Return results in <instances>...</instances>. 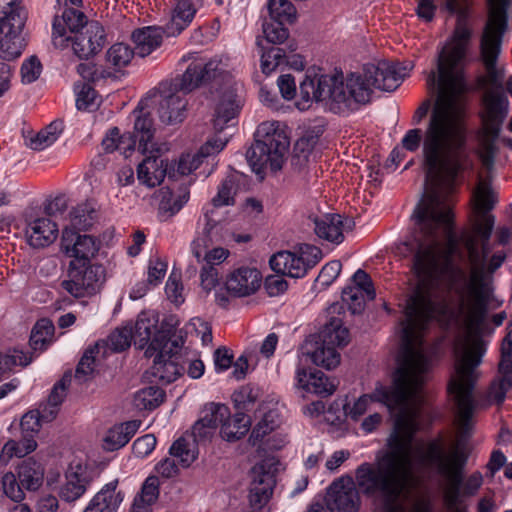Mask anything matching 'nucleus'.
Listing matches in <instances>:
<instances>
[{
	"label": "nucleus",
	"mask_w": 512,
	"mask_h": 512,
	"mask_svg": "<svg viewBox=\"0 0 512 512\" xmlns=\"http://www.w3.org/2000/svg\"><path fill=\"white\" fill-rule=\"evenodd\" d=\"M413 215L416 228L412 240L403 245L415 251L412 270L417 283L407 300L405 315L424 329L432 321L442 327L465 322L467 330L454 342V372L447 390L457 407L459 428L467 434L476 409L473 390L479 377L477 368L485 353L483 340L472 331L483 323L490 295L484 266L489 246L482 241L481 255L475 238L467 239L465 246L471 264L467 279L465 271L452 261L457 239L450 205L435 190L416 207Z\"/></svg>",
	"instance_id": "f257e3e1"
},
{
	"label": "nucleus",
	"mask_w": 512,
	"mask_h": 512,
	"mask_svg": "<svg viewBox=\"0 0 512 512\" xmlns=\"http://www.w3.org/2000/svg\"><path fill=\"white\" fill-rule=\"evenodd\" d=\"M401 324L402 347L393 385H378L372 394L359 397L347 412L357 420L369 402L376 401L385 404L395 418L394 430L387 439L388 450L376 457V464L359 465L356 478L364 495L381 498L383 512H431L429 498L411 495L418 484L412 471L411 449L423 402L422 388L433 368V357L422 343L426 329L410 321L408 315Z\"/></svg>",
	"instance_id": "f03ea898"
},
{
	"label": "nucleus",
	"mask_w": 512,
	"mask_h": 512,
	"mask_svg": "<svg viewBox=\"0 0 512 512\" xmlns=\"http://www.w3.org/2000/svg\"><path fill=\"white\" fill-rule=\"evenodd\" d=\"M468 126L461 99L439 90L438 99L424 132L410 129L401 140L403 151L415 152L422 143L427 181L435 185L453 182L470 165Z\"/></svg>",
	"instance_id": "7ed1b4c3"
},
{
	"label": "nucleus",
	"mask_w": 512,
	"mask_h": 512,
	"mask_svg": "<svg viewBox=\"0 0 512 512\" xmlns=\"http://www.w3.org/2000/svg\"><path fill=\"white\" fill-rule=\"evenodd\" d=\"M500 53L498 52L492 64L488 65L483 50L480 49L481 61L486 72L483 81L488 87L483 96L484 110L481 114L482 128L479 132L477 155L487 170L494 167L498 153L496 142L509 111V101L502 90L505 68L497 63Z\"/></svg>",
	"instance_id": "20e7f679"
},
{
	"label": "nucleus",
	"mask_w": 512,
	"mask_h": 512,
	"mask_svg": "<svg viewBox=\"0 0 512 512\" xmlns=\"http://www.w3.org/2000/svg\"><path fill=\"white\" fill-rule=\"evenodd\" d=\"M300 110L309 108L312 101L325 102L326 107L337 114L357 110L370 101V91L360 76L351 74L344 80L343 74L321 75L317 81L306 76L299 85Z\"/></svg>",
	"instance_id": "39448f33"
},
{
	"label": "nucleus",
	"mask_w": 512,
	"mask_h": 512,
	"mask_svg": "<svg viewBox=\"0 0 512 512\" xmlns=\"http://www.w3.org/2000/svg\"><path fill=\"white\" fill-rule=\"evenodd\" d=\"M416 454L421 466L434 471L446 481L444 498L447 506L454 508L460 497L467 453L458 445L447 449L441 438H435L419 447Z\"/></svg>",
	"instance_id": "423d86ee"
},
{
	"label": "nucleus",
	"mask_w": 512,
	"mask_h": 512,
	"mask_svg": "<svg viewBox=\"0 0 512 512\" xmlns=\"http://www.w3.org/2000/svg\"><path fill=\"white\" fill-rule=\"evenodd\" d=\"M259 139L247 150L246 158L252 170L261 174L266 168L276 172L282 168L289 148V139L277 122H264L258 126Z\"/></svg>",
	"instance_id": "0eeeda50"
},
{
	"label": "nucleus",
	"mask_w": 512,
	"mask_h": 512,
	"mask_svg": "<svg viewBox=\"0 0 512 512\" xmlns=\"http://www.w3.org/2000/svg\"><path fill=\"white\" fill-rule=\"evenodd\" d=\"M470 37V30L464 25H458L454 32L453 46L447 53L443 50L438 58V90L447 92L457 99H460L464 84L462 75L456 68L465 56L466 44Z\"/></svg>",
	"instance_id": "6e6552de"
},
{
	"label": "nucleus",
	"mask_w": 512,
	"mask_h": 512,
	"mask_svg": "<svg viewBox=\"0 0 512 512\" xmlns=\"http://www.w3.org/2000/svg\"><path fill=\"white\" fill-rule=\"evenodd\" d=\"M179 66L182 73L164 82L172 89L188 94L216 76L219 62L207 59L198 52H190L182 56Z\"/></svg>",
	"instance_id": "1a4fd4ad"
},
{
	"label": "nucleus",
	"mask_w": 512,
	"mask_h": 512,
	"mask_svg": "<svg viewBox=\"0 0 512 512\" xmlns=\"http://www.w3.org/2000/svg\"><path fill=\"white\" fill-rule=\"evenodd\" d=\"M104 281L105 271L101 265L71 261L61 287L75 298H84L99 292Z\"/></svg>",
	"instance_id": "9d476101"
},
{
	"label": "nucleus",
	"mask_w": 512,
	"mask_h": 512,
	"mask_svg": "<svg viewBox=\"0 0 512 512\" xmlns=\"http://www.w3.org/2000/svg\"><path fill=\"white\" fill-rule=\"evenodd\" d=\"M179 349L178 339L172 340L164 334H159L152 340L145 350V356L154 357L152 370L156 378L171 383L182 374L183 367L173 359Z\"/></svg>",
	"instance_id": "9b49d317"
},
{
	"label": "nucleus",
	"mask_w": 512,
	"mask_h": 512,
	"mask_svg": "<svg viewBox=\"0 0 512 512\" xmlns=\"http://www.w3.org/2000/svg\"><path fill=\"white\" fill-rule=\"evenodd\" d=\"M490 11L487 23L481 36L480 49L483 50L486 62L492 64L498 52H501L503 34L507 29V9L511 0H488Z\"/></svg>",
	"instance_id": "f8f14e48"
},
{
	"label": "nucleus",
	"mask_w": 512,
	"mask_h": 512,
	"mask_svg": "<svg viewBox=\"0 0 512 512\" xmlns=\"http://www.w3.org/2000/svg\"><path fill=\"white\" fill-rule=\"evenodd\" d=\"M412 68L413 65L411 63L403 65L400 63L382 61L377 65H365L364 76H359L363 83L368 86L370 95L372 94V86L383 91L391 92L400 86ZM355 75L358 76L357 74Z\"/></svg>",
	"instance_id": "ddd939ff"
},
{
	"label": "nucleus",
	"mask_w": 512,
	"mask_h": 512,
	"mask_svg": "<svg viewBox=\"0 0 512 512\" xmlns=\"http://www.w3.org/2000/svg\"><path fill=\"white\" fill-rule=\"evenodd\" d=\"M498 199L491 184L486 180H480L473 191L475 211L480 219L474 224V231L485 243H489L495 217L488 212L494 208Z\"/></svg>",
	"instance_id": "4468645a"
},
{
	"label": "nucleus",
	"mask_w": 512,
	"mask_h": 512,
	"mask_svg": "<svg viewBox=\"0 0 512 512\" xmlns=\"http://www.w3.org/2000/svg\"><path fill=\"white\" fill-rule=\"evenodd\" d=\"M352 477L345 476L335 480L328 488L326 505L331 512H357L360 507L358 485ZM360 488V487H358ZM362 493L363 491L359 489Z\"/></svg>",
	"instance_id": "2eb2a0df"
},
{
	"label": "nucleus",
	"mask_w": 512,
	"mask_h": 512,
	"mask_svg": "<svg viewBox=\"0 0 512 512\" xmlns=\"http://www.w3.org/2000/svg\"><path fill=\"white\" fill-rule=\"evenodd\" d=\"M25 15L13 13L7 19L0 20V57L4 60H13L19 57L24 48V39L21 36L24 27Z\"/></svg>",
	"instance_id": "dca6fc26"
},
{
	"label": "nucleus",
	"mask_w": 512,
	"mask_h": 512,
	"mask_svg": "<svg viewBox=\"0 0 512 512\" xmlns=\"http://www.w3.org/2000/svg\"><path fill=\"white\" fill-rule=\"evenodd\" d=\"M99 248V240L92 235L79 234L69 228L62 232L61 250L66 256L74 258L72 261L88 264Z\"/></svg>",
	"instance_id": "f3484780"
},
{
	"label": "nucleus",
	"mask_w": 512,
	"mask_h": 512,
	"mask_svg": "<svg viewBox=\"0 0 512 512\" xmlns=\"http://www.w3.org/2000/svg\"><path fill=\"white\" fill-rule=\"evenodd\" d=\"M87 16L78 8H65L61 16L54 17L52 40L56 47H66L73 36L89 24Z\"/></svg>",
	"instance_id": "a211bd4d"
},
{
	"label": "nucleus",
	"mask_w": 512,
	"mask_h": 512,
	"mask_svg": "<svg viewBox=\"0 0 512 512\" xmlns=\"http://www.w3.org/2000/svg\"><path fill=\"white\" fill-rule=\"evenodd\" d=\"M161 99L158 104V115L160 120L168 125L180 123L186 116L187 99L177 89L162 82L159 86Z\"/></svg>",
	"instance_id": "6ab92c4d"
},
{
	"label": "nucleus",
	"mask_w": 512,
	"mask_h": 512,
	"mask_svg": "<svg viewBox=\"0 0 512 512\" xmlns=\"http://www.w3.org/2000/svg\"><path fill=\"white\" fill-rule=\"evenodd\" d=\"M74 53L79 58H89L100 52L106 42L104 27L97 21H90L70 40Z\"/></svg>",
	"instance_id": "aec40b11"
},
{
	"label": "nucleus",
	"mask_w": 512,
	"mask_h": 512,
	"mask_svg": "<svg viewBox=\"0 0 512 512\" xmlns=\"http://www.w3.org/2000/svg\"><path fill=\"white\" fill-rule=\"evenodd\" d=\"M261 280V274L256 268L240 267L227 276L225 286L233 296L246 297L260 288Z\"/></svg>",
	"instance_id": "412c9836"
},
{
	"label": "nucleus",
	"mask_w": 512,
	"mask_h": 512,
	"mask_svg": "<svg viewBox=\"0 0 512 512\" xmlns=\"http://www.w3.org/2000/svg\"><path fill=\"white\" fill-rule=\"evenodd\" d=\"M90 482L91 478L86 467L80 464L71 465L65 473V479L59 487L58 495L65 502H74L84 495Z\"/></svg>",
	"instance_id": "4be33fe9"
},
{
	"label": "nucleus",
	"mask_w": 512,
	"mask_h": 512,
	"mask_svg": "<svg viewBox=\"0 0 512 512\" xmlns=\"http://www.w3.org/2000/svg\"><path fill=\"white\" fill-rule=\"evenodd\" d=\"M57 224L47 217L35 218L29 221L25 228L27 244L34 249L51 245L58 236Z\"/></svg>",
	"instance_id": "5701e85b"
},
{
	"label": "nucleus",
	"mask_w": 512,
	"mask_h": 512,
	"mask_svg": "<svg viewBox=\"0 0 512 512\" xmlns=\"http://www.w3.org/2000/svg\"><path fill=\"white\" fill-rule=\"evenodd\" d=\"M162 152L144 154L145 158L138 165V180L147 187L152 188L159 185L168 173V162L162 158Z\"/></svg>",
	"instance_id": "b1692460"
},
{
	"label": "nucleus",
	"mask_w": 512,
	"mask_h": 512,
	"mask_svg": "<svg viewBox=\"0 0 512 512\" xmlns=\"http://www.w3.org/2000/svg\"><path fill=\"white\" fill-rule=\"evenodd\" d=\"M296 381L299 388L322 398L331 396L338 386V382L330 379L322 371H314L308 374L303 367L297 368Z\"/></svg>",
	"instance_id": "393cba45"
},
{
	"label": "nucleus",
	"mask_w": 512,
	"mask_h": 512,
	"mask_svg": "<svg viewBox=\"0 0 512 512\" xmlns=\"http://www.w3.org/2000/svg\"><path fill=\"white\" fill-rule=\"evenodd\" d=\"M353 224L351 219L344 221L339 214H324L314 219V231L319 238L338 244L343 241L344 229H351Z\"/></svg>",
	"instance_id": "a878e982"
},
{
	"label": "nucleus",
	"mask_w": 512,
	"mask_h": 512,
	"mask_svg": "<svg viewBox=\"0 0 512 512\" xmlns=\"http://www.w3.org/2000/svg\"><path fill=\"white\" fill-rule=\"evenodd\" d=\"M202 0H170L171 17L167 23L169 35H179L194 19Z\"/></svg>",
	"instance_id": "bb28decb"
},
{
	"label": "nucleus",
	"mask_w": 512,
	"mask_h": 512,
	"mask_svg": "<svg viewBox=\"0 0 512 512\" xmlns=\"http://www.w3.org/2000/svg\"><path fill=\"white\" fill-rule=\"evenodd\" d=\"M159 211L171 217L178 213L190 197L189 183L162 187L159 192Z\"/></svg>",
	"instance_id": "cd10ccee"
},
{
	"label": "nucleus",
	"mask_w": 512,
	"mask_h": 512,
	"mask_svg": "<svg viewBox=\"0 0 512 512\" xmlns=\"http://www.w3.org/2000/svg\"><path fill=\"white\" fill-rule=\"evenodd\" d=\"M158 321V315L154 312L139 314L133 332L134 344L139 349H147L159 334H164L167 337L165 332L158 330Z\"/></svg>",
	"instance_id": "c85d7f7f"
},
{
	"label": "nucleus",
	"mask_w": 512,
	"mask_h": 512,
	"mask_svg": "<svg viewBox=\"0 0 512 512\" xmlns=\"http://www.w3.org/2000/svg\"><path fill=\"white\" fill-rule=\"evenodd\" d=\"M269 264L276 273L292 278H300L307 273L303 260L298 254L290 251H280L274 254L270 258Z\"/></svg>",
	"instance_id": "c756f323"
},
{
	"label": "nucleus",
	"mask_w": 512,
	"mask_h": 512,
	"mask_svg": "<svg viewBox=\"0 0 512 512\" xmlns=\"http://www.w3.org/2000/svg\"><path fill=\"white\" fill-rule=\"evenodd\" d=\"M167 24L165 27H143L133 32L132 39L135 43L136 54L140 57L149 55L153 50L160 46L163 34L167 33Z\"/></svg>",
	"instance_id": "7c9ffc66"
},
{
	"label": "nucleus",
	"mask_w": 512,
	"mask_h": 512,
	"mask_svg": "<svg viewBox=\"0 0 512 512\" xmlns=\"http://www.w3.org/2000/svg\"><path fill=\"white\" fill-rule=\"evenodd\" d=\"M140 424V421L132 420L110 428L103 440L104 449L115 451L125 446L135 435Z\"/></svg>",
	"instance_id": "2f4dec72"
},
{
	"label": "nucleus",
	"mask_w": 512,
	"mask_h": 512,
	"mask_svg": "<svg viewBox=\"0 0 512 512\" xmlns=\"http://www.w3.org/2000/svg\"><path fill=\"white\" fill-rule=\"evenodd\" d=\"M153 121L149 114L139 115L134 124L135 138L138 139V148L143 154L153 153L166 150L165 147L159 146L153 142L154 135Z\"/></svg>",
	"instance_id": "473e14b6"
},
{
	"label": "nucleus",
	"mask_w": 512,
	"mask_h": 512,
	"mask_svg": "<svg viewBox=\"0 0 512 512\" xmlns=\"http://www.w3.org/2000/svg\"><path fill=\"white\" fill-rule=\"evenodd\" d=\"M18 478L22 487L35 491L43 483L44 468L41 463L33 458H27L18 467Z\"/></svg>",
	"instance_id": "72a5a7b5"
},
{
	"label": "nucleus",
	"mask_w": 512,
	"mask_h": 512,
	"mask_svg": "<svg viewBox=\"0 0 512 512\" xmlns=\"http://www.w3.org/2000/svg\"><path fill=\"white\" fill-rule=\"evenodd\" d=\"M250 427L249 417L244 413L230 415L223 421L220 429L221 437L229 442H234L246 435Z\"/></svg>",
	"instance_id": "f704fd0d"
},
{
	"label": "nucleus",
	"mask_w": 512,
	"mask_h": 512,
	"mask_svg": "<svg viewBox=\"0 0 512 512\" xmlns=\"http://www.w3.org/2000/svg\"><path fill=\"white\" fill-rule=\"evenodd\" d=\"M165 391L158 386H148L135 392L133 406L139 411H151L165 400Z\"/></svg>",
	"instance_id": "c9c22d12"
},
{
	"label": "nucleus",
	"mask_w": 512,
	"mask_h": 512,
	"mask_svg": "<svg viewBox=\"0 0 512 512\" xmlns=\"http://www.w3.org/2000/svg\"><path fill=\"white\" fill-rule=\"evenodd\" d=\"M104 349V345L96 343L87 348L81 357L75 371V379L79 383H84L90 380L95 371V365L100 351Z\"/></svg>",
	"instance_id": "e433bc0d"
},
{
	"label": "nucleus",
	"mask_w": 512,
	"mask_h": 512,
	"mask_svg": "<svg viewBox=\"0 0 512 512\" xmlns=\"http://www.w3.org/2000/svg\"><path fill=\"white\" fill-rule=\"evenodd\" d=\"M308 354L314 364L328 370L340 364V354L336 351L335 347L325 343L323 339H320V342H316L314 350L308 351Z\"/></svg>",
	"instance_id": "4c0bfd02"
},
{
	"label": "nucleus",
	"mask_w": 512,
	"mask_h": 512,
	"mask_svg": "<svg viewBox=\"0 0 512 512\" xmlns=\"http://www.w3.org/2000/svg\"><path fill=\"white\" fill-rule=\"evenodd\" d=\"M63 131L61 121H53L38 133L29 138L28 146L36 151H41L57 141Z\"/></svg>",
	"instance_id": "58836bf2"
},
{
	"label": "nucleus",
	"mask_w": 512,
	"mask_h": 512,
	"mask_svg": "<svg viewBox=\"0 0 512 512\" xmlns=\"http://www.w3.org/2000/svg\"><path fill=\"white\" fill-rule=\"evenodd\" d=\"M320 339L333 347L346 346L350 340L349 331L346 327H343L341 319L334 317L324 326Z\"/></svg>",
	"instance_id": "ea45409f"
},
{
	"label": "nucleus",
	"mask_w": 512,
	"mask_h": 512,
	"mask_svg": "<svg viewBox=\"0 0 512 512\" xmlns=\"http://www.w3.org/2000/svg\"><path fill=\"white\" fill-rule=\"evenodd\" d=\"M96 216V209L92 203L78 204L70 212V229L87 230L93 225Z\"/></svg>",
	"instance_id": "a19ab883"
},
{
	"label": "nucleus",
	"mask_w": 512,
	"mask_h": 512,
	"mask_svg": "<svg viewBox=\"0 0 512 512\" xmlns=\"http://www.w3.org/2000/svg\"><path fill=\"white\" fill-rule=\"evenodd\" d=\"M37 447V442L32 438H24L17 442L15 440H9L5 443L0 453V461L8 463L14 456L24 457L27 454L33 452Z\"/></svg>",
	"instance_id": "79ce46f5"
},
{
	"label": "nucleus",
	"mask_w": 512,
	"mask_h": 512,
	"mask_svg": "<svg viewBox=\"0 0 512 512\" xmlns=\"http://www.w3.org/2000/svg\"><path fill=\"white\" fill-rule=\"evenodd\" d=\"M239 109L240 106L232 95L224 98L216 109L213 119L214 129L216 131H222L224 126L237 116Z\"/></svg>",
	"instance_id": "37998d69"
},
{
	"label": "nucleus",
	"mask_w": 512,
	"mask_h": 512,
	"mask_svg": "<svg viewBox=\"0 0 512 512\" xmlns=\"http://www.w3.org/2000/svg\"><path fill=\"white\" fill-rule=\"evenodd\" d=\"M169 454L176 458L182 467L187 468L196 460L198 451L194 442L181 437L172 444Z\"/></svg>",
	"instance_id": "c03bdc74"
},
{
	"label": "nucleus",
	"mask_w": 512,
	"mask_h": 512,
	"mask_svg": "<svg viewBox=\"0 0 512 512\" xmlns=\"http://www.w3.org/2000/svg\"><path fill=\"white\" fill-rule=\"evenodd\" d=\"M230 415L228 406L220 403H208L201 411V416L198 420L212 428L214 431L223 421Z\"/></svg>",
	"instance_id": "a18cd8bd"
},
{
	"label": "nucleus",
	"mask_w": 512,
	"mask_h": 512,
	"mask_svg": "<svg viewBox=\"0 0 512 512\" xmlns=\"http://www.w3.org/2000/svg\"><path fill=\"white\" fill-rule=\"evenodd\" d=\"M118 480H113L106 484L96 495L104 512H116L119 505L123 501V495L120 491H116Z\"/></svg>",
	"instance_id": "49530a36"
},
{
	"label": "nucleus",
	"mask_w": 512,
	"mask_h": 512,
	"mask_svg": "<svg viewBox=\"0 0 512 512\" xmlns=\"http://www.w3.org/2000/svg\"><path fill=\"white\" fill-rule=\"evenodd\" d=\"M54 334V325L49 319L36 322L30 336V346L33 350H43L51 341Z\"/></svg>",
	"instance_id": "de8ad7c7"
},
{
	"label": "nucleus",
	"mask_w": 512,
	"mask_h": 512,
	"mask_svg": "<svg viewBox=\"0 0 512 512\" xmlns=\"http://www.w3.org/2000/svg\"><path fill=\"white\" fill-rule=\"evenodd\" d=\"M217 232L218 225L216 223L212 224L211 221L207 219V223L203 230L202 235H199L191 243L192 254L197 259L198 262H201V257L205 255V252H208L207 249L215 241L214 238Z\"/></svg>",
	"instance_id": "09e8293b"
},
{
	"label": "nucleus",
	"mask_w": 512,
	"mask_h": 512,
	"mask_svg": "<svg viewBox=\"0 0 512 512\" xmlns=\"http://www.w3.org/2000/svg\"><path fill=\"white\" fill-rule=\"evenodd\" d=\"M261 39H257V46L261 53V70L264 74L273 72L282 62L285 56L284 50L277 47L265 49Z\"/></svg>",
	"instance_id": "8fccbe9b"
},
{
	"label": "nucleus",
	"mask_w": 512,
	"mask_h": 512,
	"mask_svg": "<svg viewBox=\"0 0 512 512\" xmlns=\"http://www.w3.org/2000/svg\"><path fill=\"white\" fill-rule=\"evenodd\" d=\"M280 424V417L276 410H269L264 413L261 420L253 428L250 440L255 445L257 441H261L266 435L272 432Z\"/></svg>",
	"instance_id": "3c124183"
},
{
	"label": "nucleus",
	"mask_w": 512,
	"mask_h": 512,
	"mask_svg": "<svg viewBox=\"0 0 512 512\" xmlns=\"http://www.w3.org/2000/svg\"><path fill=\"white\" fill-rule=\"evenodd\" d=\"M32 356L20 350H13L12 353H0V381L6 377L15 366H27L31 363Z\"/></svg>",
	"instance_id": "603ef678"
},
{
	"label": "nucleus",
	"mask_w": 512,
	"mask_h": 512,
	"mask_svg": "<svg viewBox=\"0 0 512 512\" xmlns=\"http://www.w3.org/2000/svg\"><path fill=\"white\" fill-rule=\"evenodd\" d=\"M267 6L271 20L293 23L296 19V9L289 0H269Z\"/></svg>",
	"instance_id": "864d4df0"
},
{
	"label": "nucleus",
	"mask_w": 512,
	"mask_h": 512,
	"mask_svg": "<svg viewBox=\"0 0 512 512\" xmlns=\"http://www.w3.org/2000/svg\"><path fill=\"white\" fill-rule=\"evenodd\" d=\"M134 54H136V49L133 50L124 43H116L108 49L106 59L115 68H121L130 63Z\"/></svg>",
	"instance_id": "5fc2aeb1"
},
{
	"label": "nucleus",
	"mask_w": 512,
	"mask_h": 512,
	"mask_svg": "<svg viewBox=\"0 0 512 512\" xmlns=\"http://www.w3.org/2000/svg\"><path fill=\"white\" fill-rule=\"evenodd\" d=\"M76 91V107L78 110H93L98 106L96 91L90 84H77Z\"/></svg>",
	"instance_id": "6e6d98bb"
},
{
	"label": "nucleus",
	"mask_w": 512,
	"mask_h": 512,
	"mask_svg": "<svg viewBox=\"0 0 512 512\" xmlns=\"http://www.w3.org/2000/svg\"><path fill=\"white\" fill-rule=\"evenodd\" d=\"M499 372L506 377L509 386H512V331L506 335L502 342Z\"/></svg>",
	"instance_id": "4d7b16f0"
},
{
	"label": "nucleus",
	"mask_w": 512,
	"mask_h": 512,
	"mask_svg": "<svg viewBox=\"0 0 512 512\" xmlns=\"http://www.w3.org/2000/svg\"><path fill=\"white\" fill-rule=\"evenodd\" d=\"M159 495V481L155 476L148 477L141 490L140 499H135L134 504L137 503L140 507L144 508L147 512V506L156 501Z\"/></svg>",
	"instance_id": "13d9d810"
},
{
	"label": "nucleus",
	"mask_w": 512,
	"mask_h": 512,
	"mask_svg": "<svg viewBox=\"0 0 512 512\" xmlns=\"http://www.w3.org/2000/svg\"><path fill=\"white\" fill-rule=\"evenodd\" d=\"M286 21L271 20L263 24V33L267 42L281 44L289 36L288 30L284 27Z\"/></svg>",
	"instance_id": "bf43d9fd"
},
{
	"label": "nucleus",
	"mask_w": 512,
	"mask_h": 512,
	"mask_svg": "<svg viewBox=\"0 0 512 512\" xmlns=\"http://www.w3.org/2000/svg\"><path fill=\"white\" fill-rule=\"evenodd\" d=\"M2 480V493L3 496L9 497L15 502H19L24 498V492L21 483H18L13 473L9 472L3 475Z\"/></svg>",
	"instance_id": "052dcab7"
},
{
	"label": "nucleus",
	"mask_w": 512,
	"mask_h": 512,
	"mask_svg": "<svg viewBox=\"0 0 512 512\" xmlns=\"http://www.w3.org/2000/svg\"><path fill=\"white\" fill-rule=\"evenodd\" d=\"M41 422L43 421L40 418V414L34 410L24 414L20 422L22 436L35 439V435L41 428Z\"/></svg>",
	"instance_id": "680f3d73"
},
{
	"label": "nucleus",
	"mask_w": 512,
	"mask_h": 512,
	"mask_svg": "<svg viewBox=\"0 0 512 512\" xmlns=\"http://www.w3.org/2000/svg\"><path fill=\"white\" fill-rule=\"evenodd\" d=\"M133 332L131 328H118L109 336V344L113 351H124L131 345Z\"/></svg>",
	"instance_id": "e2e57ef3"
},
{
	"label": "nucleus",
	"mask_w": 512,
	"mask_h": 512,
	"mask_svg": "<svg viewBox=\"0 0 512 512\" xmlns=\"http://www.w3.org/2000/svg\"><path fill=\"white\" fill-rule=\"evenodd\" d=\"M234 181L231 178H225L216 194L212 198V203L215 207L232 205L234 203Z\"/></svg>",
	"instance_id": "0e129e2a"
},
{
	"label": "nucleus",
	"mask_w": 512,
	"mask_h": 512,
	"mask_svg": "<svg viewBox=\"0 0 512 512\" xmlns=\"http://www.w3.org/2000/svg\"><path fill=\"white\" fill-rule=\"evenodd\" d=\"M363 293L359 287H347L342 292V299L348 305L353 314L360 313L364 309Z\"/></svg>",
	"instance_id": "69168bd1"
},
{
	"label": "nucleus",
	"mask_w": 512,
	"mask_h": 512,
	"mask_svg": "<svg viewBox=\"0 0 512 512\" xmlns=\"http://www.w3.org/2000/svg\"><path fill=\"white\" fill-rule=\"evenodd\" d=\"M42 65L36 56H31L23 62L21 67L22 82L30 84L38 79Z\"/></svg>",
	"instance_id": "338daca9"
},
{
	"label": "nucleus",
	"mask_w": 512,
	"mask_h": 512,
	"mask_svg": "<svg viewBox=\"0 0 512 512\" xmlns=\"http://www.w3.org/2000/svg\"><path fill=\"white\" fill-rule=\"evenodd\" d=\"M156 443L157 440L153 434L141 436L133 442V453L138 458H144L155 449Z\"/></svg>",
	"instance_id": "774afa93"
}]
</instances>
